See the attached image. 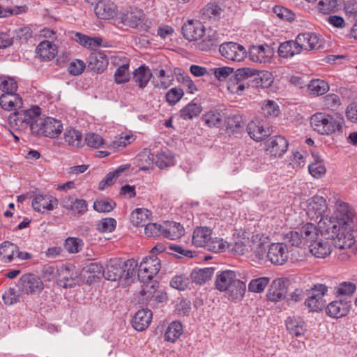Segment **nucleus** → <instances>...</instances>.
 Returning <instances> with one entry per match:
<instances>
[{
    "mask_svg": "<svg viewBox=\"0 0 357 357\" xmlns=\"http://www.w3.org/2000/svg\"><path fill=\"white\" fill-rule=\"evenodd\" d=\"M323 39L314 32L299 33L296 38V44L299 47L301 52L318 50L321 47Z\"/></svg>",
    "mask_w": 357,
    "mask_h": 357,
    "instance_id": "10",
    "label": "nucleus"
},
{
    "mask_svg": "<svg viewBox=\"0 0 357 357\" xmlns=\"http://www.w3.org/2000/svg\"><path fill=\"white\" fill-rule=\"evenodd\" d=\"M204 25L198 20H188L182 26L183 37L190 40H197L204 36Z\"/></svg>",
    "mask_w": 357,
    "mask_h": 357,
    "instance_id": "19",
    "label": "nucleus"
},
{
    "mask_svg": "<svg viewBox=\"0 0 357 357\" xmlns=\"http://www.w3.org/2000/svg\"><path fill=\"white\" fill-rule=\"evenodd\" d=\"M326 313L331 317L340 318L345 316L349 310V305L343 301H335L326 307Z\"/></svg>",
    "mask_w": 357,
    "mask_h": 357,
    "instance_id": "30",
    "label": "nucleus"
},
{
    "mask_svg": "<svg viewBox=\"0 0 357 357\" xmlns=\"http://www.w3.org/2000/svg\"><path fill=\"white\" fill-rule=\"evenodd\" d=\"M255 69L242 68L237 69L230 77L227 89L232 93L241 95L242 92L251 85L250 80L255 75Z\"/></svg>",
    "mask_w": 357,
    "mask_h": 357,
    "instance_id": "5",
    "label": "nucleus"
},
{
    "mask_svg": "<svg viewBox=\"0 0 357 357\" xmlns=\"http://www.w3.org/2000/svg\"><path fill=\"white\" fill-rule=\"evenodd\" d=\"M184 234L183 227L178 222H166L163 224L162 236L165 238L176 240Z\"/></svg>",
    "mask_w": 357,
    "mask_h": 357,
    "instance_id": "31",
    "label": "nucleus"
},
{
    "mask_svg": "<svg viewBox=\"0 0 357 357\" xmlns=\"http://www.w3.org/2000/svg\"><path fill=\"white\" fill-rule=\"evenodd\" d=\"M85 142L88 146L99 149L104 144V139L98 134L89 132L86 135Z\"/></svg>",
    "mask_w": 357,
    "mask_h": 357,
    "instance_id": "56",
    "label": "nucleus"
},
{
    "mask_svg": "<svg viewBox=\"0 0 357 357\" xmlns=\"http://www.w3.org/2000/svg\"><path fill=\"white\" fill-rule=\"evenodd\" d=\"M17 251L18 247L11 242L4 241L0 244V257L3 262H10Z\"/></svg>",
    "mask_w": 357,
    "mask_h": 357,
    "instance_id": "41",
    "label": "nucleus"
},
{
    "mask_svg": "<svg viewBox=\"0 0 357 357\" xmlns=\"http://www.w3.org/2000/svg\"><path fill=\"white\" fill-rule=\"evenodd\" d=\"M169 249L172 251L171 254L174 255L178 258H192L195 256L194 252L190 250L184 249L182 246L178 245H169Z\"/></svg>",
    "mask_w": 357,
    "mask_h": 357,
    "instance_id": "59",
    "label": "nucleus"
},
{
    "mask_svg": "<svg viewBox=\"0 0 357 357\" xmlns=\"http://www.w3.org/2000/svg\"><path fill=\"white\" fill-rule=\"evenodd\" d=\"M64 140L70 146L81 147L83 145L82 133L75 129L66 130L64 133Z\"/></svg>",
    "mask_w": 357,
    "mask_h": 357,
    "instance_id": "46",
    "label": "nucleus"
},
{
    "mask_svg": "<svg viewBox=\"0 0 357 357\" xmlns=\"http://www.w3.org/2000/svg\"><path fill=\"white\" fill-rule=\"evenodd\" d=\"M135 140V136L133 135H126L120 137L119 139L113 141L110 144V147L114 149H119L126 147Z\"/></svg>",
    "mask_w": 357,
    "mask_h": 357,
    "instance_id": "62",
    "label": "nucleus"
},
{
    "mask_svg": "<svg viewBox=\"0 0 357 357\" xmlns=\"http://www.w3.org/2000/svg\"><path fill=\"white\" fill-rule=\"evenodd\" d=\"M31 204L36 211L44 213L56 208L58 199L49 194H38L33 197Z\"/></svg>",
    "mask_w": 357,
    "mask_h": 357,
    "instance_id": "17",
    "label": "nucleus"
},
{
    "mask_svg": "<svg viewBox=\"0 0 357 357\" xmlns=\"http://www.w3.org/2000/svg\"><path fill=\"white\" fill-rule=\"evenodd\" d=\"M248 54L252 61L259 63H268L272 59L273 52L269 45L265 44L251 46Z\"/></svg>",
    "mask_w": 357,
    "mask_h": 357,
    "instance_id": "13",
    "label": "nucleus"
},
{
    "mask_svg": "<svg viewBox=\"0 0 357 357\" xmlns=\"http://www.w3.org/2000/svg\"><path fill=\"white\" fill-rule=\"evenodd\" d=\"M137 266V264L134 259L123 261L120 259H112L105 268L103 276L112 281H116L123 278L127 280L134 275Z\"/></svg>",
    "mask_w": 357,
    "mask_h": 357,
    "instance_id": "4",
    "label": "nucleus"
},
{
    "mask_svg": "<svg viewBox=\"0 0 357 357\" xmlns=\"http://www.w3.org/2000/svg\"><path fill=\"white\" fill-rule=\"evenodd\" d=\"M288 142L282 136H275L266 142V151L272 156L280 157L282 155L288 148Z\"/></svg>",
    "mask_w": 357,
    "mask_h": 357,
    "instance_id": "20",
    "label": "nucleus"
},
{
    "mask_svg": "<svg viewBox=\"0 0 357 357\" xmlns=\"http://www.w3.org/2000/svg\"><path fill=\"white\" fill-rule=\"evenodd\" d=\"M326 199L321 196H314L309 199L307 214L311 220H317L319 218H325L324 213L327 211Z\"/></svg>",
    "mask_w": 357,
    "mask_h": 357,
    "instance_id": "15",
    "label": "nucleus"
},
{
    "mask_svg": "<svg viewBox=\"0 0 357 357\" xmlns=\"http://www.w3.org/2000/svg\"><path fill=\"white\" fill-rule=\"evenodd\" d=\"M247 130L250 137L257 142L264 140L271 132L267 124L258 119L248 124Z\"/></svg>",
    "mask_w": 357,
    "mask_h": 357,
    "instance_id": "18",
    "label": "nucleus"
},
{
    "mask_svg": "<svg viewBox=\"0 0 357 357\" xmlns=\"http://www.w3.org/2000/svg\"><path fill=\"white\" fill-rule=\"evenodd\" d=\"M203 37L202 41L198 43V48L201 51H208L216 47L219 43L218 34L215 31H208Z\"/></svg>",
    "mask_w": 357,
    "mask_h": 357,
    "instance_id": "40",
    "label": "nucleus"
},
{
    "mask_svg": "<svg viewBox=\"0 0 357 357\" xmlns=\"http://www.w3.org/2000/svg\"><path fill=\"white\" fill-rule=\"evenodd\" d=\"M261 113L265 116H277L279 114L280 109L278 104L271 100H264L261 103Z\"/></svg>",
    "mask_w": 357,
    "mask_h": 357,
    "instance_id": "48",
    "label": "nucleus"
},
{
    "mask_svg": "<svg viewBox=\"0 0 357 357\" xmlns=\"http://www.w3.org/2000/svg\"><path fill=\"white\" fill-rule=\"evenodd\" d=\"M266 257L273 264L283 265L289 258V251L287 245L282 243H271L268 247Z\"/></svg>",
    "mask_w": 357,
    "mask_h": 357,
    "instance_id": "11",
    "label": "nucleus"
},
{
    "mask_svg": "<svg viewBox=\"0 0 357 357\" xmlns=\"http://www.w3.org/2000/svg\"><path fill=\"white\" fill-rule=\"evenodd\" d=\"M190 283L189 279L184 275H176L174 276L171 282V286L178 290H184L187 288Z\"/></svg>",
    "mask_w": 357,
    "mask_h": 357,
    "instance_id": "64",
    "label": "nucleus"
},
{
    "mask_svg": "<svg viewBox=\"0 0 357 357\" xmlns=\"http://www.w3.org/2000/svg\"><path fill=\"white\" fill-rule=\"evenodd\" d=\"M151 211L144 208H138L131 213L130 220L134 225L143 227L151 220Z\"/></svg>",
    "mask_w": 357,
    "mask_h": 357,
    "instance_id": "36",
    "label": "nucleus"
},
{
    "mask_svg": "<svg viewBox=\"0 0 357 357\" xmlns=\"http://www.w3.org/2000/svg\"><path fill=\"white\" fill-rule=\"evenodd\" d=\"M37 53L43 60L50 61L55 57L57 50L52 41L46 40L39 43L37 47Z\"/></svg>",
    "mask_w": 357,
    "mask_h": 357,
    "instance_id": "32",
    "label": "nucleus"
},
{
    "mask_svg": "<svg viewBox=\"0 0 357 357\" xmlns=\"http://www.w3.org/2000/svg\"><path fill=\"white\" fill-rule=\"evenodd\" d=\"M61 204L64 208L72 211L75 216H81L88 210V205L84 199L75 198L74 196L66 195L61 199Z\"/></svg>",
    "mask_w": 357,
    "mask_h": 357,
    "instance_id": "14",
    "label": "nucleus"
},
{
    "mask_svg": "<svg viewBox=\"0 0 357 357\" xmlns=\"http://www.w3.org/2000/svg\"><path fill=\"white\" fill-rule=\"evenodd\" d=\"M152 77V73L149 67L141 66L133 72V80L140 88H145Z\"/></svg>",
    "mask_w": 357,
    "mask_h": 357,
    "instance_id": "34",
    "label": "nucleus"
},
{
    "mask_svg": "<svg viewBox=\"0 0 357 357\" xmlns=\"http://www.w3.org/2000/svg\"><path fill=\"white\" fill-rule=\"evenodd\" d=\"M214 273V268L207 267L198 270H195L191 273V278L196 284H203L209 280Z\"/></svg>",
    "mask_w": 357,
    "mask_h": 357,
    "instance_id": "43",
    "label": "nucleus"
},
{
    "mask_svg": "<svg viewBox=\"0 0 357 357\" xmlns=\"http://www.w3.org/2000/svg\"><path fill=\"white\" fill-rule=\"evenodd\" d=\"M212 234L211 229L208 227H197L192 234V243L197 248H206Z\"/></svg>",
    "mask_w": 357,
    "mask_h": 357,
    "instance_id": "27",
    "label": "nucleus"
},
{
    "mask_svg": "<svg viewBox=\"0 0 357 357\" xmlns=\"http://www.w3.org/2000/svg\"><path fill=\"white\" fill-rule=\"evenodd\" d=\"M151 73V83L155 88L165 90L172 84L174 75L170 70H167L164 68H153Z\"/></svg>",
    "mask_w": 357,
    "mask_h": 357,
    "instance_id": "16",
    "label": "nucleus"
},
{
    "mask_svg": "<svg viewBox=\"0 0 357 357\" xmlns=\"http://www.w3.org/2000/svg\"><path fill=\"white\" fill-rule=\"evenodd\" d=\"M183 333V326L179 321H172L165 333L167 341L175 342Z\"/></svg>",
    "mask_w": 357,
    "mask_h": 357,
    "instance_id": "44",
    "label": "nucleus"
},
{
    "mask_svg": "<svg viewBox=\"0 0 357 357\" xmlns=\"http://www.w3.org/2000/svg\"><path fill=\"white\" fill-rule=\"evenodd\" d=\"M202 112V107L196 103L190 102L180 110V117L184 120H190L197 116Z\"/></svg>",
    "mask_w": 357,
    "mask_h": 357,
    "instance_id": "45",
    "label": "nucleus"
},
{
    "mask_svg": "<svg viewBox=\"0 0 357 357\" xmlns=\"http://www.w3.org/2000/svg\"><path fill=\"white\" fill-rule=\"evenodd\" d=\"M335 240L320 231V235L308 245L310 252L317 258H325L331 253Z\"/></svg>",
    "mask_w": 357,
    "mask_h": 357,
    "instance_id": "6",
    "label": "nucleus"
},
{
    "mask_svg": "<svg viewBox=\"0 0 357 357\" xmlns=\"http://www.w3.org/2000/svg\"><path fill=\"white\" fill-rule=\"evenodd\" d=\"M229 248V244L225 241L222 238H212L211 237V240L206 246V249L214 252H221L226 250Z\"/></svg>",
    "mask_w": 357,
    "mask_h": 357,
    "instance_id": "49",
    "label": "nucleus"
},
{
    "mask_svg": "<svg viewBox=\"0 0 357 357\" xmlns=\"http://www.w3.org/2000/svg\"><path fill=\"white\" fill-rule=\"evenodd\" d=\"M308 89L314 96H321L327 92L329 86L326 82L322 79H313L307 84Z\"/></svg>",
    "mask_w": 357,
    "mask_h": 357,
    "instance_id": "47",
    "label": "nucleus"
},
{
    "mask_svg": "<svg viewBox=\"0 0 357 357\" xmlns=\"http://www.w3.org/2000/svg\"><path fill=\"white\" fill-rule=\"evenodd\" d=\"M305 305L310 311L317 312L321 310L324 306L323 299L320 295H311L305 301Z\"/></svg>",
    "mask_w": 357,
    "mask_h": 357,
    "instance_id": "51",
    "label": "nucleus"
},
{
    "mask_svg": "<svg viewBox=\"0 0 357 357\" xmlns=\"http://www.w3.org/2000/svg\"><path fill=\"white\" fill-rule=\"evenodd\" d=\"M357 218L347 203L337 202L333 216L322 218L318 222L320 231L335 238V247L350 248L355 244L352 231L356 229Z\"/></svg>",
    "mask_w": 357,
    "mask_h": 357,
    "instance_id": "1",
    "label": "nucleus"
},
{
    "mask_svg": "<svg viewBox=\"0 0 357 357\" xmlns=\"http://www.w3.org/2000/svg\"><path fill=\"white\" fill-rule=\"evenodd\" d=\"M301 235L303 244H307V245L315 240L320 235V229L318 226H317L312 223H306L303 225L301 227L298 228Z\"/></svg>",
    "mask_w": 357,
    "mask_h": 357,
    "instance_id": "33",
    "label": "nucleus"
},
{
    "mask_svg": "<svg viewBox=\"0 0 357 357\" xmlns=\"http://www.w3.org/2000/svg\"><path fill=\"white\" fill-rule=\"evenodd\" d=\"M152 315V312L149 309L138 310L132 320L133 328L138 331L146 329L151 321Z\"/></svg>",
    "mask_w": 357,
    "mask_h": 357,
    "instance_id": "28",
    "label": "nucleus"
},
{
    "mask_svg": "<svg viewBox=\"0 0 357 357\" xmlns=\"http://www.w3.org/2000/svg\"><path fill=\"white\" fill-rule=\"evenodd\" d=\"M38 127V132H35L34 135H43L50 138L58 137L63 130L61 122L52 117H41Z\"/></svg>",
    "mask_w": 357,
    "mask_h": 357,
    "instance_id": "9",
    "label": "nucleus"
},
{
    "mask_svg": "<svg viewBox=\"0 0 357 357\" xmlns=\"http://www.w3.org/2000/svg\"><path fill=\"white\" fill-rule=\"evenodd\" d=\"M155 165L160 169H164L175 165L174 156L167 149L161 150L156 155Z\"/></svg>",
    "mask_w": 357,
    "mask_h": 357,
    "instance_id": "42",
    "label": "nucleus"
},
{
    "mask_svg": "<svg viewBox=\"0 0 357 357\" xmlns=\"http://www.w3.org/2000/svg\"><path fill=\"white\" fill-rule=\"evenodd\" d=\"M41 109L34 106L29 109L17 111L10 114L9 122L11 127L20 132L30 130L33 135L38 132V124L41 118Z\"/></svg>",
    "mask_w": 357,
    "mask_h": 357,
    "instance_id": "2",
    "label": "nucleus"
},
{
    "mask_svg": "<svg viewBox=\"0 0 357 357\" xmlns=\"http://www.w3.org/2000/svg\"><path fill=\"white\" fill-rule=\"evenodd\" d=\"M220 54L226 59L240 62L246 58L248 52L245 48L234 42H226L219 47Z\"/></svg>",
    "mask_w": 357,
    "mask_h": 357,
    "instance_id": "8",
    "label": "nucleus"
},
{
    "mask_svg": "<svg viewBox=\"0 0 357 357\" xmlns=\"http://www.w3.org/2000/svg\"><path fill=\"white\" fill-rule=\"evenodd\" d=\"M163 225L157 223H147L145 225L144 234L149 237L162 236Z\"/></svg>",
    "mask_w": 357,
    "mask_h": 357,
    "instance_id": "63",
    "label": "nucleus"
},
{
    "mask_svg": "<svg viewBox=\"0 0 357 357\" xmlns=\"http://www.w3.org/2000/svg\"><path fill=\"white\" fill-rule=\"evenodd\" d=\"M273 12L277 17L282 20L291 22L295 18V15L291 10L281 6H275L273 8Z\"/></svg>",
    "mask_w": 357,
    "mask_h": 357,
    "instance_id": "57",
    "label": "nucleus"
},
{
    "mask_svg": "<svg viewBox=\"0 0 357 357\" xmlns=\"http://www.w3.org/2000/svg\"><path fill=\"white\" fill-rule=\"evenodd\" d=\"M299 47L294 40H288L281 43L278 47V54L282 58H290L301 54Z\"/></svg>",
    "mask_w": 357,
    "mask_h": 357,
    "instance_id": "38",
    "label": "nucleus"
},
{
    "mask_svg": "<svg viewBox=\"0 0 357 357\" xmlns=\"http://www.w3.org/2000/svg\"><path fill=\"white\" fill-rule=\"evenodd\" d=\"M0 105L6 110H15L22 106V99L15 92L5 93L0 97Z\"/></svg>",
    "mask_w": 357,
    "mask_h": 357,
    "instance_id": "29",
    "label": "nucleus"
},
{
    "mask_svg": "<svg viewBox=\"0 0 357 357\" xmlns=\"http://www.w3.org/2000/svg\"><path fill=\"white\" fill-rule=\"evenodd\" d=\"M114 82L118 84H124L129 81V64L125 63L120 66L114 73Z\"/></svg>",
    "mask_w": 357,
    "mask_h": 357,
    "instance_id": "50",
    "label": "nucleus"
},
{
    "mask_svg": "<svg viewBox=\"0 0 357 357\" xmlns=\"http://www.w3.org/2000/svg\"><path fill=\"white\" fill-rule=\"evenodd\" d=\"M287 294L285 284L282 279H276L272 282L268 293L267 298L272 302H278L284 299Z\"/></svg>",
    "mask_w": 357,
    "mask_h": 357,
    "instance_id": "26",
    "label": "nucleus"
},
{
    "mask_svg": "<svg viewBox=\"0 0 357 357\" xmlns=\"http://www.w3.org/2000/svg\"><path fill=\"white\" fill-rule=\"evenodd\" d=\"M310 124L313 130L319 134L328 135L335 132H341L344 119L339 113L331 114L318 112L311 116Z\"/></svg>",
    "mask_w": 357,
    "mask_h": 357,
    "instance_id": "3",
    "label": "nucleus"
},
{
    "mask_svg": "<svg viewBox=\"0 0 357 357\" xmlns=\"http://www.w3.org/2000/svg\"><path fill=\"white\" fill-rule=\"evenodd\" d=\"M57 284L63 288H71L78 282V275L67 266H61L58 269Z\"/></svg>",
    "mask_w": 357,
    "mask_h": 357,
    "instance_id": "21",
    "label": "nucleus"
},
{
    "mask_svg": "<svg viewBox=\"0 0 357 357\" xmlns=\"http://www.w3.org/2000/svg\"><path fill=\"white\" fill-rule=\"evenodd\" d=\"M107 56L102 52H94L91 53L88 57V68L96 73H102L107 68Z\"/></svg>",
    "mask_w": 357,
    "mask_h": 357,
    "instance_id": "22",
    "label": "nucleus"
},
{
    "mask_svg": "<svg viewBox=\"0 0 357 357\" xmlns=\"http://www.w3.org/2000/svg\"><path fill=\"white\" fill-rule=\"evenodd\" d=\"M184 93L182 89L174 87L172 88L166 93V100L170 105H174L178 102L183 96Z\"/></svg>",
    "mask_w": 357,
    "mask_h": 357,
    "instance_id": "60",
    "label": "nucleus"
},
{
    "mask_svg": "<svg viewBox=\"0 0 357 357\" xmlns=\"http://www.w3.org/2000/svg\"><path fill=\"white\" fill-rule=\"evenodd\" d=\"M116 206V203L109 199H98L94 202L93 208L98 213H109Z\"/></svg>",
    "mask_w": 357,
    "mask_h": 357,
    "instance_id": "54",
    "label": "nucleus"
},
{
    "mask_svg": "<svg viewBox=\"0 0 357 357\" xmlns=\"http://www.w3.org/2000/svg\"><path fill=\"white\" fill-rule=\"evenodd\" d=\"M18 287L21 291L29 294L40 292L43 288V282L39 277L34 274L23 275L19 282Z\"/></svg>",
    "mask_w": 357,
    "mask_h": 357,
    "instance_id": "12",
    "label": "nucleus"
},
{
    "mask_svg": "<svg viewBox=\"0 0 357 357\" xmlns=\"http://www.w3.org/2000/svg\"><path fill=\"white\" fill-rule=\"evenodd\" d=\"M289 333L295 337L304 335L307 331V324L300 317H289L285 321Z\"/></svg>",
    "mask_w": 357,
    "mask_h": 357,
    "instance_id": "25",
    "label": "nucleus"
},
{
    "mask_svg": "<svg viewBox=\"0 0 357 357\" xmlns=\"http://www.w3.org/2000/svg\"><path fill=\"white\" fill-rule=\"evenodd\" d=\"M145 20V15L142 10L130 8L121 16V22L124 25L132 28L142 26Z\"/></svg>",
    "mask_w": 357,
    "mask_h": 357,
    "instance_id": "23",
    "label": "nucleus"
},
{
    "mask_svg": "<svg viewBox=\"0 0 357 357\" xmlns=\"http://www.w3.org/2000/svg\"><path fill=\"white\" fill-rule=\"evenodd\" d=\"M116 6L110 0L99 1L94 8L96 15L102 20L113 18L116 13Z\"/></svg>",
    "mask_w": 357,
    "mask_h": 357,
    "instance_id": "24",
    "label": "nucleus"
},
{
    "mask_svg": "<svg viewBox=\"0 0 357 357\" xmlns=\"http://www.w3.org/2000/svg\"><path fill=\"white\" fill-rule=\"evenodd\" d=\"M83 245L82 240L78 238L69 237L66 240L65 248L70 253H77Z\"/></svg>",
    "mask_w": 357,
    "mask_h": 357,
    "instance_id": "58",
    "label": "nucleus"
},
{
    "mask_svg": "<svg viewBox=\"0 0 357 357\" xmlns=\"http://www.w3.org/2000/svg\"><path fill=\"white\" fill-rule=\"evenodd\" d=\"M356 290V285L351 282H342L335 287V294L337 296H352Z\"/></svg>",
    "mask_w": 357,
    "mask_h": 357,
    "instance_id": "52",
    "label": "nucleus"
},
{
    "mask_svg": "<svg viewBox=\"0 0 357 357\" xmlns=\"http://www.w3.org/2000/svg\"><path fill=\"white\" fill-rule=\"evenodd\" d=\"M248 239H238L233 244H229V250L238 255H243L248 250Z\"/></svg>",
    "mask_w": 357,
    "mask_h": 357,
    "instance_id": "55",
    "label": "nucleus"
},
{
    "mask_svg": "<svg viewBox=\"0 0 357 357\" xmlns=\"http://www.w3.org/2000/svg\"><path fill=\"white\" fill-rule=\"evenodd\" d=\"M269 282L270 279L266 277L252 280L248 284V290L252 292L260 293L265 289Z\"/></svg>",
    "mask_w": 357,
    "mask_h": 357,
    "instance_id": "53",
    "label": "nucleus"
},
{
    "mask_svg": "<svg viewBox=\"0 0 357 357\" xmlns=\"http://www.w3.org/2000/svg\"><path fill=\"white\" fill-rule=\"evenodd\" d=\"M160 260L157 257H146L141 261L138 269V277L142 282L151 280L160 270Z\"/></svg>",
    "mask_w": 357,
    "mask_h": 357,
    "instance_id": "7",
    "label": "nucleus"
},
{
    "mask_svg": "<svg viewBox=\"0 0 357 357\" xmlns=\"http://www.w3.org/2000/svg\"><path fill=\"white\" fill-rule=\"evenodd\" d=\"M251 86L255 88H267L273 82L272 75L268 71L255 70V75L250 80Z\"/></svg>",
    "mask_w": 357,
    "mask_h": 357,
    "instance_id": "35",
    "label": "nucleus"
},
{
    "mask_svg": "<svg viewBox=\"0 0 357 357\" xmlns=\"http://www.w3.org/2000/svg\"><path fill=\"white\" fill-rule=\"evenodd\" d=\"M245 283L236 279L226 291L230 299L241 300L245 294Z\"/></svg>",
    "mask_w": 357,
    "mask_h": 357,
    "instance_id": "39",
    "label": "nucleus"
},
{
    "mask_svg": "<svg viewBox=\"0 0 357 357\" xmlns=\"http://www.w3.org/2000/svg\"><path fill=\"white\" fill-rule=\"evenodd\" d=\"M323 105L328 109L335 110L341 105V102L337 95L329 93L323 98Z\"/></svg>",
    "mask_w": 357,
    "mask_h": 357,
    "instance_id": "61",
    "label": "nucleus"
},
{
    "mask_svg": "<svg viewBox=\"0 0 357 357\" xmlns=\"http://www.w3.org/2000/svg\"><path fill=\"white\" fill-rule=\"evenodd\" d=\"M236 280V273L233 271L227 270L218 275L215 280L216 288L221 291H226Z\"/></svg>",
    "mask_w": 357,
    "mask_h": 357,
    "instance_id": "37",
    "label": "nucleus"
}]
</instances>
